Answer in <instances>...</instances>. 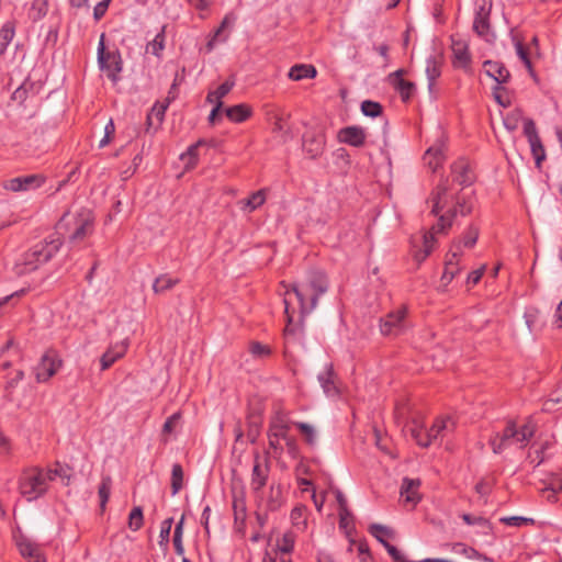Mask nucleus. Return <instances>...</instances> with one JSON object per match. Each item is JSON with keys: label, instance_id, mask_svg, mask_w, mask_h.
Returning <instances> with one entry per match:
<instances>
[{"label": "nucleus", "instance_id": "1", "mask_svg": "<svg viewBox=\"0 0 562 562\" xmlns=\"http://www.w3.org/2000/svg\"><path fill=\"white\" fill-rule=\"evenodd\" d=\"M328 289V280L324 272L322 271H311L307 276V279L303 282L295 283L292 285L291 290L285 291L284 295V305H285V315L288 319V324L283 330V336L285 340V349L291 342H294L299 335H301V329L292 326V315L290 313V304L292 302V297H295L300 305V313L302 316L311 313L317 305L318 297L323 295ZM286 352V350H284Z\"/></svg>", "mask_w": 562, "mask_h": 562}, {"label": "nucleus", "instance_id": "2", "mask_svg": "<svg viewBox=\"0 0 562 562\" xmlns=\"http://www.w3.org/2000/svg\"><path fill=\"white\" fill-rule=\"evenodd\" d=\"M461 189L458 193H453L448 180L441 181L434 189L429 198L432 203L431 214L438 215L451 201H453V205L448 211L452 216L458 214L465 216L472 213L475 204L473 191L467 192Z\"/></svg>", "mask_w": 562, "mask_h": 562}, {"label": "nucleus", "instance_id": "3", "mask_svg": "<svg viewBox=\"0 0 562 562\" xmlns=\"http://www.w3.org/2000/svg\"><path fill=\"white\" fill-rule=\"evenodd\" d=\"M57 476V470L38 467L26 468L19 477V491L29 502L35 501L48 491L49 482Z\"/></svg>", "mask_w": 562, "mask_h": 562}, {"label": "nucleus", "instance_id": "4", "mask_svg": "<svg viewBox=\"0 0 562 562\" xmlns=\"http://www.w3.org/2000/svg\"><path fill=\"white\" fill-rule=\"evenodd\" d=\"M63 245L59 237L50 236L49 240L40 241L25 251L14 263L16 274H26L36 270L41 265L47 262L55 256Z\"/></svg>", "mask_w": 562, "mask_h": 562}, {"label": "nucleus", "instance_id": "5", "mask_svg": "<svg viewBox=\"0 0 562 562\" xmlns=\"http://www.w3.org/2000/svg\"><path fill=\"white\" fill-rule=\"evenodd\" d=\"M535 432L536 426L530 422L518 428L514 420H508L504 430L492 436L488 442L493 452L499 454L514 442L519 443L520 448H525Z\"/></svg>", "mask_w": 562, "mask_h": 562}, {"label": "nucleus", "instance_id": "6", "mask_svg": "<svg viewBox=\"0 0 562 562\" xmlns=\"http://www.w3.org/2000/svg\"><path fill=\"white\" fill-rule=\"evenodd\" d=\"M452 216L449 211L439 216L438 223L430 231L424 232L420 236H413L411 239V252L417 263H422L432 252L436 246L435 234L445 232L452 224Z\"/></svg>", "mask_w": 562, "mask_h": 562}, {"label": "nucleus", "instance_id": "7", "mask_svg": "<svg viewBox=\"0 0 562 562\" xmlns=\"http://www.w3.org/2000/svg\"><path fill=\"white\" fill-rule=\"evenodd\" d=\"M289 430L290 423L286 415L281 411L276 412L270 419L268 429L269 448L273 451L274 457H280L282 454V441L288 439Z\"/></svg>", "mask_w": 562, "mask_h": 562}, {"label": "nucleus", "instance_id": "8", "mask_svg": "<svg viewBox=\"0 0 562 562\" xmlns=\"http://www.w3.org/2000/svg\"><path fill=\"white\" fill-rule=\"evenodd\" d=\"M105 34L102 33L98 45V63L101 70L112 81L117 80L119 74L122 71V58L119 50H106L104 45Z\"/></svg>", "mask_w": 562, "mask_h": 562}, {"label": "nucleus", "instance_id": "9", "mask_svg": "<svg viewBox=\"0 0 562 562\" xmlns=\"http://www.w3.org/2000/svg\"><path fill=\"white\" fill-rule=\"evenodd\" d=\"M493 8L492 0H476L475 14L473 21V31L485 41L494 38L491 31V12Z\"/></svg>", "mask_w": 562, "mask_h": 562}, {"label": "nucleus", "instance_id": "10", "mask_svg": "<svg viewBox=\"0 0 562 562\" xmlns=\"http://www.w3.org/2000/svg\"><path fill=\"white\" fill-rule=\"evenodd\" d=\"M407 306L400 305L389 312L380 322V330L384 336H397L406 327Z\"/></svg>", "mask_w": 562, "mask_h": 562}, {"label": "nucleus", "instance_id": "11", "mask_svg": "<svg viewBox=\"0 0 562 562\" xmlns=\"http://www.w3.org/2000/svg\"><path fill=\"white\" fill-rule=\"evenodd\" d=\"M63 364L61 359L59 358L57 351L54 349H48L42 356L38 364L35 367V378L36 381L47 382L52 376H54Z\"/></svg>", "mask_w": 562, "mask_h": 562}, {"label": "nucleus", "instance_id": "12", "mask_svg": "<svg viewBox=\"0 0 562 562\" xmlns=\"http://www.w3.org/2000/svg\"><path fill=\"white\" fill-rule=\"evenodd\" d=\"M450 176L452 183L461 186V189L471 187L476 180L472 162L464 157L453 161L450 167Z\"/></svg>", "mask_w": 562, "mask_h": 562}, {"label": "nucleus", "instance_id": "13", "mask_svg": "<svg viewBox=\"0 0 562 562\" xmlns=\"http://www.w3.org/2000/svg\"><path fill=\"white\" fill-rule=\"evenodd\" d=\"M270 473L269 457H261L259 452L255 453L254 465L250 479V488L258 495L268 482Z\"/></svg>", "mask_w": 562, "mask_h": 562}, {"label": "nucleus", "instance_id": "14", "mask_svg": "<svg viewBox=\"0 0 562 562\" xmlns=\"http://www.w3.org/2000/svg\"><path fill=\"white\" fill-rule=\"evenodd\" d=\"M46 181L45 176L36 173V175H26L16 178H12L3 181V189L12 192H23L35 190L42 187Z\"/></svg>", "mask_w": 562, "mask_h": 562}, {"label": "nucleus", "instance_id": "15", "mask_svg": "<svg viewBox=\"0 0 562 562\" xmlns=\"http://www.w3.org/2000/svg\"><path fill=\"white\" fill-rule=\"evenodd\" d=\"M326 144V137L322 132L308 131L303 135V150L310 158L319 157Z\"/></svg>", "mask_w": 562, "mask_h": 562}, {"label": "nucleus", "instance_id": "16", "mask_svg": "<svg viewBox=\"0 0 562 562\" xmlns=\"http://www.w3.org/2000/svg\"><path fill=\"white\" fill-rule=\"evenodd\" d=\"M405 74V69H397L387 76L389 83L398 92L403 102H407L415 90V83L403 78Z\"/></svg>", "mask_w": 562, "mask_h": 562}, {"label": "nucleus", "instance_id": "17", "mask_svg": "<svg viewBox=\"0 0 562 562\" xmlns=\"http://www.w3.org/2000/svg\"><path fill=\"white\" fill-rule=\"evenodd\" d=\"M338 142L352 147H362L366 144L367 132L358 125L346 126L337 134Z\"/></svg>", "mask_w": 562, "mask_h": 562}, {"label": "nucleus", "instance_id": "18", "mask_svg": "<svg viewBox=\"0 0 562 562\" xmlns=\"http://www.w3.org/2000/svg\"><path fill=\"white\" fill-rule=\"evenodd\" d=\"M16 546L21 555L29 562H46L41 547L26 537H20Z\"/></svg>", "mask_w": 562, "mask_h": 562}, {"label": "nucleus", "instance_id": "19", "mask_svg": "<svg viewBox=\"0 0 562 562\" xmlns=\"http://www.w3.org/2000/svg\"><path fill=\"white\" fill-rule=\"evenodd\" d=\"M452 65L456 68L468 69L471 64V55L467 42L452 38Z\"/></svg>", "mask_w": 562, "mask_h": 562}, {"label": "nucleus", "instance_id": "20", "mask_svg": "<svg viewBox=\"0 0 562 562\" xmlns=\"http://www.w3.org/2000/svg\"><path fill=\"white\" fill-rule=\"evenodd\" d=\"M442 63L440 58L430 56L426 60V76L428 81V91L431 95L437 94L436 81L441 76Z\"/></svg>", "mask_w": 562, "mask_h": 562}, {"label": "nucleus", "instance_id": "21", "mask_svg": "<svg viewBox=\"0 0 562 562\" xmlns=\"http://www.w3.org/2000/svg\"><path fill=\"white\" fill-rule=\"evenodd\" d=\"M419 479L404 477L401 485V496L404 497L405 502L416 505L422 496L419 494L420 487Z\"/></svg>", "mask_w": 562, "mask_h": 562}, {"label": "nucleus", "instance_id": "22", "mask_svg": "<svg viewBox=\"0 0 562 562\" xmlns=\"http://www.w3.org/2000/svg\"><path fill=\"white\" fill-rule=\"evenodd\" d=\"M485 74L496 81V85L506 83L510 74L509 70L501 61L486 60L483 64Z\"/></svg>", "mask_w": 562, "mask_h": 562}, {"label": "nucleus", "instance_id": "23", "mask_svg": "<svg viewBox=\"0 0 562 562\" xmlns=\"http://www.w3.org/2000/svg\"><path fill=\"white\" fill-rule=\"evenodd\" d=\"M445 144L438 142L427 149L424 155L425 164L435 172L445 161Z\"/></svg>", "mask_w": 562, "mask_h": 562}, {"label": "nucleus", "instance_id": "24", "mask_svg": "<svg viewBox=\"0 0 562 562\" xmlns=\"http://www.w3.org/2000/svg\"><path fill=\"white\" fill-rule=\"evenodd\" d=\"M93 231V220L90 215L79 216L75 221L74 232L69 238L71 241H81Z\"/></svg>", "mask_w": 562, "mask_h": 562}, {"label": "nucleus", "instance_id": "25", "mask_svg": "<svg viewBox=\"0 0 562 562\" xmlns=\"http://www.w3.org/2000/svg\"><path fill=\"white\" fill-rule=\"evenodd\" d=\"M454 429V422L451 417H441L434 422L432 426L427 430V437L430 443L439 437H445L446 432Z\"/></svg>", "mask_w": 562, "mask_h": 562}, {"label": "nucleus", "instance_id": "26", "mask_svg": "<svg viewBox=\"0 0 562 562\" xmlns=\"http://www.w3.org/2000/svg\"><path fill=\"white\" fill-rule=\"evenodd\" d=\"M318 381L327 396H337L339 389L336 384V374L333 370V366L329 364L325 370L318 374Z\"/></svg>", "mask_w": 562, "mask_h": 562}, {"label": "nucleus", "instance_id": "27", "mask_svg": "<svg viewBox=\"0 0 562 562\" xmlns=\"http://www.w3.org/2000/svg\"><path fill=\"white\" fill-rule=\"evenodd\" d=\"M127 351V344L121 342L114 347L109 348L101 357V370H108L111 366H113L119 359H121L125 352Z\"/></svg>", "mask_w": 562, "mask_h": 562}, {"label": "nucleus", "instance_id": "28", "mask_svg": "<svg viewBox=\"0 0 562 562\" xmlns=\"http://www.w3.org/2000/svg\"><path fill=\"white\" fill-rule=\"evenodd\" d=\"M268 189H260L249 195V198L241 200V210L246 212H254L260 207L267 200Z\"/></svg>", "mask_w": 562, "mask_h": 562}, {"label": "nucleus", "instance_id": "29", "mask_svg": "<svg viewBox=\"0 0 562 562\" xmlns=\"http://www.w3.org/2000/svg\"><path fill=\"white\" fill-rule=\"evenodd\" d=\"M317 75L316 68L313 65L297 64L290 68L289 78L299 81L305 78H315Z\"/></svg>", "mask_w": 562, "mask_h": 562}, {"label": "nucleus", "instance_id": "30", "mask_svg": "<svg viewBox=\"0 0 562 562\" xmlns=\"http://www.w3.org/2000/svg\"><path fill=\"white\" fill-rule=\"evenodd\" d=\"M407 430L409 431L411 436L414 438L416 443L420 447H428L430 446V439L427 437V430L424 429L423 425L414 419L408 426Z\"/></svg>", "mask_w": 562, "mask_h": 562}, {"label": "nucleus", "instance_id": "31", "mask_svg": "<svg viewBox=\"0 0 562 562\" xmlns=\"http://www.w3.org/2000/svg\"><path fill=\"white\" fill-rule=\"evenodd\" d=\"M226 116L235 123H241L251 115V110L246 104H236L225 110Z\"/></svg>", "mask_w": 562, "mask_h": 562}, {"label": "nucleus", "instance_id": "32", "mask_svg": "<svg viewBox=\"0 0 562 562\" xmlns=\"http://www.w3.org/2000/svg\"><path fill=\"white\" fill-rule=\"evenodd\" d=\"M180 282L178 278H171L168 273L158 276L153 283V291L156 294H161L168 290H171Z\"/></svg>", "mask_w": 562, "mask_h": 562}, {"label": "nucleus", "instance_id": "33", "mask_svg": "<svg viewBox=\"0 0 562 562\" xmlns=\"http://www.w3.org/2000/svg\"><path fill=\"white\" fill-rule=\"evenodd\" d=\"M369 532L384 547V543H390L387 539L394 538L395 532L391 528L380 525L372 524L369 527Z\"/></svg>", "mask_w": 562, "mask_h": 562}, {"label": "nucleus", "instance_id": "34", "mask_svg": "<svg viewBox=\"0 0 562 562\" xmlns=\"http://www.w3.org/2000/svg\"><path fill=\"white\" fill-rule=\"evenodd\" d=\"M233 512L236 522L244 524L247 517L246 501L243 493L233 496Z\"/></svg>", "mask_w": 562, "mask_h": 562}, {"label": "nucleus", "instance_id": "35", "mask_svg": "<svg viewBox=\"0 0 562 562\" xmlns=\"http://www.w3.org/2000/svg\"><path fill=\"white\" fill-rule=\"evenodd\" d=\"M515 47H516V53L518 55V57L521 59V61L524 63L525 67L527 68L530 77L536 81L538 82L539 79H538V76L532 67V63H531V59H530V56H529V52H528V48L520 42V41H517L516 44H515Z\"/></svg>", "mask_w": 562, "mask_h": 562}, {"label": "nucleus", "instance_id": "36", "mask_svg": "<svg viewBox=\"0 0 562 562\" xmlns=\"http://www.w3.org/2000/svg\"><path fill=\"white\" fill-rule=\"evenodd\" d=\"M15 34L14 25L7 22L0 29V55H3Z\"/></svg>", "mask_w": 562, "mask_h": 562}, {"label": "nucleus", "instance_id": "37", "mask_svg": "<svg viewBox=\"0 0 562 562\" xmlns=\"http://www.w3.org/2000/svg\"><path fill=\"white\" fill-rule=\"evenodd\" d=\"M183 486V469L181 464L175 463L171 470V492L176 495Z\"/></svg>", "mask_w": 562, "mask_h": 562}, {"label": "nucleus", "instance_id": "38", "mask_svg": "<svg viewBox=\"0 0 562 562\" xmlns=\"http://www.w3.org/2000/svg\"><path fill=\"white\" fill-rule=\"evenodd\" d=\"M295 535L293 531H286L277 541V550L281 553H291L294 549Z\"/></svg>", "mask_w": 562, "mask_h": 562}, {"label": "nucleus", "instance_id": "39", "mask_svg": "<svg viewBox=\"0 0 562 562\" xmlns=\"http://www.w3.org/2000/svg\"><path fill=\"white\" fill-rule=\"evenodd\" d=\"M165 48V27L149 42L146 46V52L157 57L161 56V52Z\"/></svg>", "mask_w": 562, "mask_h": 562}, {"label": "nucleus", "instance_id": "40", "mask_svg": "<svg viewBox=\"0 0 562 562\" xmlns=\"http://www.w3.org/2000/svg\"><path fill=\"white\" fill-rule=\"evenodd\" d=\"M248 350L250 355L256 359H265L272 355L271 347L259 341H250Z\"/></svg>", "mask_w": 562, "mask_h": 562}, {"label": "nucleus", "instance_id": "41", "mask_svg": "<svg viewBox=\"0 0 562 562\" xmlns=\"http://www.w3.org/2000/svg\"><path fill=\"white\" fill-rule=\"evenodd\" d=\"M170 104V98H167L164 103L156 102L148 114H153L156 120L155 130H158L164 121L165 113Z\"/></svg>", "mask_w": 562, "mask_h": 562}, {"label": "nucleus", "instance_id": "42", "mask_svg": "<svg viewBox=\"0 0 562 562\" xmlns=\"http://www.w3.org/2000/svg\"><path fill=\"white\" fill-rule=\"evenodd\" d=\"M461 518L467 525L480 526L484 530L485 533L492 532L493 528H492L490 520L482 516H473L470 514H463L461 516Z\"/></svg>", "mask_w": 562, "mask_h": 562}, {"label": "nucleus", "instance_id": "43", "mask_svg": "<svg viewBox=\"0 0 562 562\" xmlns=\"http://www.w3.org/2000/svg\"><path fill=\"white\" fill-rule=\"evenodd\" d=\"M293 425L300 430L307 445H315L316 431L312 425L302 422H294Z\"/></svg>", "mask_w": 562, "mask_h": 562}, {"label": "nucleus", "instance_id": "44", "mask_svg": "<svg viewBox=\"0 0 562 562\" xmlns=\"http://www.w3.org/2000/svg\"><path fill=\"white\" fill-rule=\"evenodd\" d=\"M112 487V479L110 476H103L101 483L99 485L98 494L100 497V507L102 509L105 508V505L109 501L110 493Z\"/></svg>", "mask_w": 562, "mask_h": 562}, {"label": "nucleus", "instance_id": "45", "mask_svg": "<svg viewBox=\"0 0 562 562\" xmlns=\"http://www.w3.org/2000/svg\"><path fill=\"white\" fill-rule=\"evenodd\" d=\"M521 120H525L522 112L520 110H513L504 116L503 123L508 131L513 132L518 128Z\"/></svg>", "mask_w": 562, "mask_h": 562}, {"label": "nucleus", "instance_id": "46", "mask_svg": "<svg viewBox=\"0 0 562 562\" xmlns=\"http://www.w3.org/2000/svg\"><path fill=\"white\" fill-rule=\"evenodd\" d=\"M531 154L535 158L536 166L541 167L542 161L546 159V149L540 138L529 142Z\"/></svg>", "mask_w": 562, "mask_h": 562}, {"label": "nucleus", "instance_id": "47", "mask_svg": "<svg viewBox=\"0 0 562 562\" xmlns=\"http://www.w3.org/2000/svg\"><path fill=\"white\" fill-rule=\"evenodd\" d=\"M203 144H204L203 140H201V139L198 140L195 144L189 146L187 151L180 156V158L182 160L188 159V161H187V166L188 167L193 168V167L196 166V164H198V149Z\"/></svg>", "mask_w": 562, "mask_h": 562}, {"label": "nucleus", "instance_id": "48", "mask_svg": "<svg viewBox=\"0 0 562 562\" xmlns=\"http://www.w3.org/2000/svg\"><path fill=\"white\" fill-rule=\"evenodd\" d=\"M479 238V228L471 225L468 227V229L464 232V235L461 240H458L457 243L461 244V247L472 248Z\"/></svg>", "mask_w": 562, "mask_h": 562}, {"label": "nucleus", "instance_id": "49", "mask_svg": "<svg viewBox=\"0 0 562 562\" xmlns=\"http://www.w3.org/2000/svg\"><path fill=\"white\" fill-rule=\"evenodd\" d=\"M361 111L366 116L376 117L382 114L383 106L379 102L366 100L361 103Z\"/></svg>", "mask_w": 562, "mask_h": 562}, {"label": "nucleus", "instance_id": "50", "mask_svg": "<svg viewBox=\"0 0 562 562\" xmlns=\"http://www.w3.org/2000/svg\"><path fill=\"white\" fill-rule=\"evenodd\" d=\"M144 522L143 510L139 506L134 507L128 516V527L136 531L139 530Z\"/></svg>", "mask_w": 562, "mask_h": 562}, {"label": "nucleus", "instance_id": "51", "mask_svg": "<svg viewBox=\"0 0 562 562\" xmlns=\"http://www.w3.org/2000/svg\"><path fill=\"white\" fill-rule=\"evenodd\" d=\"M499 521L506 526L513 527H521L527 525H533L535 520L532 518L522 517V516H506L502 517Z\"/></svg>", "mask_w": 562, "mask_h": 562}, {"label": "nucleus", "instance_id": "52", "mask_svg": "<svg viewBox=\"0 0 562 562\" xmlns=\"http://www.w3.org/2000/svg\"><path fill=\"white\" fill-rule=\"evenodd\" d=\"M461 269L462 268L458 266V262H446L445 271L441 277L443 284L450 283L454 277L460 273Z\"/></svg>", "mask_w": 562, "mask_h": 562}, {"label": "nucleus", "instance_id": "53", "mask_svg": "<svg viewBox=\"0 0 562 562\" xmlns=\"http://www.w3.org/2000/svg\"><path fill=\"white\" fill-rule=\"evenodd\" d=\"M270 498L267 502V507L269 510H277L281 506V502L279 501V497L281 495V487L280 485H271L270 486Z\"/></svg>", "mask_w": 562, "mask_h": 562}, {"label": "nucleus", "instance_id": "54", "mask_svg": "<svg viewBox=\"0 0 562 562\" xmlns=\"http://www.w3.org/2000/svg\"><path fill=\"white\" fill-rule=\"evenodd\" d=\"M493 95L496 100V102L504 106V108H507L510 105V100L506 93V89L503 88L501 85H496L494 88H493Z\"/></svg>", "mask_w": 562, "mask_h": 562}, {"label": "nucleus", "instance_id": "55", "mask_svg": "<svg viewBox=\"0 0 562 562\" xmlns=\"http://www.w3.org/2000/svg\"><path fill=\"white\" fill-rule=\"evenodd\" d=\"M524 134L527 137L528 143L540 138L533 120H524Z\"/></svg>", "mask_w": 562, "mask_h": 562}, {"label": "nucleus", "instance_id": "56", "mask_svg": "<svg viewBox=\"0 0 562 562\" xmlns=\"http://www.w3.org/2000/svg\"><path fill=\"white\" fill-rule=\"evenodd\" d=\"M172 524H173L172 518H167L161 522L160 532H159V538H160L159 543L160 544H167L169 542V536H170Z\"/></svg>", "mask_w": 562, "mask_h": 562}, {"label": "nucleus", "instance_id": "57", "mask_svg": "<svg viewBox=\"0 0 562 562\" xmlns=\"http://www.w3.org/2000/svg\"><path fill=\"white\" fill-rule=\"evenodd\" d=\"M180 418H181L180 412H176L171 416H169L162 426V434H165V435L172 434L175 428L177 427Z\"/></svg>", "mask_w": 562, "mask_h": 562}, {"label": "nucleus", "instance_id": "58", "mask_svg": "<svg viewBox=\"0 0 562 562\" xmlns=\"http://www.w3.org/2000/svg\"><path fill=\"white\" fill-rule=\"evenodd\" d=\"M115 134V125L112 120L108 122V124L104 127V136L99 143V147H104L109 145Z\"/></svg>", "mask_w": 562, "mask_h": 562}, {"label": "nucleus", "instance_id": "59", "mask_svg": "<svg viewBox=\"0 0 562 562\" xmlns=\"http://www.w3.org/2000/svg\"><path fill=\"white\" fill-rule=\"evenodd\" d=\"M234 85L233 80H226L215 91H211V98L223 99L233 89Z\"/></svg>", "mask_w": 562, "mask_h": 562}, {"label": "nucleus", "instance_id": "60", "mask_svg": "<svg viewBox=\"0 0 562 562\" xmlns=\"http://www.w3.org/2000/svg\"><path fill=\"white\" fill-rule=\"evenodd\" d=\"M462 256V249L460 243H453L449 254L447 255L446 262H458V266H460V258Z\"/></svg>", "mask_w": 562, "mask_h": 562}, {"label": "nucleus", "instance_id": "61", "mask_svg": "<svg viewBox=\"0 0 562 562\" xmlns=\"http://www.w3.org/2000/svg\"><path fill=\"white\" fill-rule=\"evenodd\" d=\"M484 271H485V266H482L481 268L470 272L467 278V284L469 286H473V285L477 284L481 280V278L483 277Z\"/></svg>", "mask_w": 562, "mask_h": 562}, {"label": "nucleus", "instance_id": "62", "mask_svg": "<svg viewBox=\"0 0 562 562\" xmlns=\"http://www.w3.org/2000/svg\"><path fill=\"white\" fill-rule=\"evenodd\" d=\"M111 0H102L93 9V18L99 21L104 16Z\"/></svg>", "mask_w": 562, "mask_h": 562}, {"label": "nucleus", "instance_id": "63", "mask_svg": "<svg viewBox=\"0 0 562 562\" xmlns=\"http://www.w3.org/2000/svg\"><path fill=\"white\" fill-rule=\"evenodd\" d=\"M352 519L351 513L348 509L339 510V527L347 529Z\"/></svg>", "mask_w": 562, "mask_h": 562}, {"label": "nucleus", "instance_id": "64", "mask_svg": "<svg viewBox=\"0 0 562 562\" xmlns=\"http://www.w3.org/2000/svg\"><path fill=\"white\" fill-rule=\"evenodd\" d=\"M562 491V481H560L557 485H552V487L547 488L548 492L547 499L550 503H555L558 501L557 493Z\"/></svg>", "mask_w": 562, "mask_h": 562}]
</instances>
